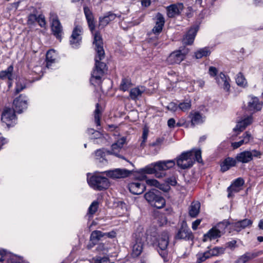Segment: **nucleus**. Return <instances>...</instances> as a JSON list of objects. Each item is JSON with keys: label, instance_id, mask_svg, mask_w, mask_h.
<instances>
[{"label": "nucleus", "instance_id": "60", "mask_svg": "<svg viewBox=\"0 0 263 263\" xmlns=\"http://www.w3.org/2000/svg\"><path fill=\"white\" fill-rule=\"evenodd\" d=\"M148 131L146 129H144L143 130L142 136V141L141 143V146H142L144 144L146 140H147V136H148Z\"/></svg>", "mask_w": 263, "mask_h": 263}, {"label": "nucleus", "instance_id": "17", "mask_svg": "<svg viewBox=\"0 0 263 263\" xmlns=\"http://www.w3.org/2000/svg\"><path fill=\"white\" fill-rule=\"evenodd\" d=\"M198 29L199 27L198 26H193L191 27L182 39L183 44L185 45L192 44Z\"/></svg>", "mask_w": 263, "mask_h": 263}, {"label": "nucleus", "instance_id": "46", "mask_svg": "<svg viewBox=\"0 0 263 263\" xmlns=\"http://www.w3.org/2000/svg\"><path fill=\"white\" fill-rule=\"evenodd\" d=\"M193 154V156L194 158V161L196 160L199 163L202 162L201 158V152L200 149H192L190 151Z\"/></svg>", "mask_w": 263, "mask_h": 263}, {"label": "nucleus", "instance_id": "63", "mask_svg": "<svg viewBox=\"0 0 263 263\" xmlns=\"http://www.w3.org/2000/svg\"><path fill=\"white\" fill-rule=\"evenodd\" d=\"M166 183L168 185L174 186L176 184L177 181L176 178L173 177L167 178L166 180Z\"/></svg>", "mask_w": 263, "mask_h": 263}, {"label": "nucleus", "instance_id": "51", "mask_svg": "<svg viewBox=\"0 0 263 263\" xmlns=\"http://www.w3.org/2000/svg\"><path fill=\"white\" fill-rule=\"evenodd\" d=\"M242 138L241 140L244 141V144H246L248 143L250 140L252 139V136L249 132H246L243 135Z\"/></svg>", "mask_w": 263, "mask_h": 263}, {"label": "nucleus", "instance_id": "57", "mask_svg": "<svg viewBox=\"0 0 263 263\" xmlns=\"http://www.w3.org/2000/svg\"><path fill=\"white\" fill-rule=\"evenodd\" d=\"M190 125V123L189 122H187L183 118L180 119L178 122L177 123V126H184L186 127H189Z\"/></svg>", "mask_w": 263, "mask_h": 263}, {"label": "nucleus", "instance_id": "61", "mask_svg": "<svg viewBox=\"0 0 263 263\" xmlns=\"http://www.w3.org/2000/svg\"><path fill=\"white\" fill-rule=\"evenodd\" d=\"M97 250L99 252H102L103 253H104V254H106L108 252V250L105 248L104 245V244H102V243L101 244H99L98 245V246L97 248Z\"/></svg>", "mask_w": 263, "mask_h": 263}, {"label": "nucleus", "instance_id": "53", "mask_svg": "<svg viewBox=\"0 0 263 263\" xmlns=\"http://www.w3.org/2000/svg\"><path fill=\"white\" fill-rule=\"evenodd\" d=\"M37 16L34 14H30L28 17L27 23L28 25H34L36 22Z\"/></svg>", "mask_w": 263, "mask_h": 263}, {"label": "nucleus", "instance_id": "43", "mask_svg": "<svg viewBox=\"0 0 263 263\" xmlns=\"http://www.w3.org/2000/svg\"><path fill=\"white\" fill-rule=\"evenodd\" d=\"M99 202L97 201H93L88 208V215L92 216L98 210Z\"/></svg>", "mask_w": 263, "mask_h": 263}, {"label": "nucleus", "instance_id": "2", "mask_svg": "<svg viewBox=\"0 0 263 263\" xmlns=\"http://www.w3.org/2000/svg\"><path fill=\"white\" fill-rule=\"evenodd\" d=\"M147 238L149 242L158 247V251L164 261L167 260L168 245L169 237L167 232H163L157 235L155 228H151L146 230Z\"/></svg>", "mask_w": 263, "mask_h": 263}, {"label": "nucleus", "instance_id": "27", "mask_svg": "<svg viewBox=\"0 0 263 263\" xmlns=\"http://www.w3.org/2000/svg\"><path fill=\"white\" fill-rule=\"evenodd\" d=\"M236 162L237 160L236 158L228 157L226 158L220 165L221 171L224 172L229 170L231 167L235 166Z\"/></svg>", "mask_w": 263, "mask_h": 263}, {"label": "nucleus", "instance_id": "37", "mask_svg": "<svg viewBox=\"0 0 263 263\" xmlns=\"http://www.w3.org/2000/svg\"><path fill=\"white\" fill-rule=\"evenodd\" d=\"M206 251L208 253L210 257H211L215 256H218L224 253L225 248L223 247H216Z\"/></svg>", "mask_w": 263, "mask_h": 263}, {"label": "nucleus", "instance_id": "58", "mask_svg": "<svg viewBox=\"0 0 263 263\" xmlns=\"http://www.w3.org/2000/svg\"><path fill=\"white\" fill-rule=\"evenodd\" d=\"M241 121L243 122L244 124L247 126L252 123L253 119L251 116H249L244 118Z\"/></svg>", "mask_w": 263, "mask_h": 263}, {"label": "nucleus", "instance_id": "10", "mask_svg": "<svg viewBox=\"0 0 263 263\" xmlns=\"http://www.w3.org/2000/svg\"><path fill=\"white\" fill-rule=\"evenodd\" d=\"M261 153L259 151L253 149L252 151H245L240 152L236 156L237 161L242 163H248L253 160L254 157H259Z\"/></svg>", "mask_w": 263, "mask_h": 263}, {"label": "nucleus", "instance_id": "32", "mask_svg": "<svg viewBox=\"0 0 263 263\" xmlns=\"http://www.w3.org/2000/svg\"><path fill=\"white\" fill-rule=\"evenodd\" d=\"M84 12L87 19L89 27L91 31L95 28L93 18L89 8L86 6L84 7Z\"/></svg>", "mask_w": 263, "mask_h": 263}, {"label": "nucleus", "instance_id": "23", "mask_svg": "<svg viewBox=\"0 0 263 263\" xmlns=\"http://www.w3.org/2000/svg\"><path fill=\"white\" fill-rule=\"evenodd\" d=\"M128 189L132 194L138 195L144 192L145 190V186L139 181H135L128 184Z\"/></svg>", "mask_w": 263, "mask_h": 263}, {"label": "nucleus", "instance_id": "25", "mask_svg": "<svg viewBox=\"0 0 263 263\" xmlns=\"http://www.w3.org/2000/svg\"><path fill=\"white\" fill-rule=\"evenodd\" d=\"M145 87L142 86H139L132 88L129 91V97L133 100L139 99L145 91Z\"/></svg>", "mask_w": 263, "mask_h": 263}, {"label": "nucleus", "instance_id": "49", "mask_svg": "<svg viewBox=\"0 0 263 263\" xmlns=\"http://www.w3.org/2000/svg\"><path fill=\"white\" fill-rule=\"evenodd\" d=\"M36 22L41 27H44L46 26V22L44 15L40 14L37 16Z\"/></svg>", "mask_w": 263, "mask_h": 263}, {"label": "nucleus", "instance_id": "50", "mask_svg": "<svg viewBox=\"0 0 263 263\" xmlns=\"http://www.w3.org/2000/svg\"><path fill=\"white\" fill-rule=\"evenodd\" d=\"M94 263H108V258L106 256L101 257L100 256H96L93 258Z\"/></svg>", "mask_w": 263, "mask_h": 263}, {"label": "nucleus", "instance_id": "59", "mask_svg": "<svg viewBox=\"0 0 263 263\" xmlns=\"http://www.w3.org/2000/svg\"><path fill=\"white\" fill-rule=\"evenodd\" d=\"M236 241L233 240L226 243V247L231 250L234 249L236 247Z\"/></svg>", "mask_w": 263, "mask_h": 263}, {"label": "nucleus", "instance_id": "56", "mask_svg": "<svg viewBox=\"0 0 263 263\" xmlns=\"http://www.w3.org/2000/svg\"><path fill=\"white\" fill-rule=\"evenodd\" d=\"M25 88V85L21 82L18 81L16 84L15 91L16 93H19Z\"/></svg>", "mask_w": 263, "mask_h": 263}, {"label": "nucleus", "instance_id": "24", "mask_svg": "<svg viewBox=\"0 0 263 263\" xmlns=\"http://www.w3.org/2000/svg\"><path fill=\"white\" fill-rule=\"evenodd\" d=\"M262 103L255 97H251L248 103V108L250 111H256L260 110L262 108Z\"/></svg>", "mask_w": 263, "mask_h": 263}, {"label": "nucleus", "instance_id": "26", "mask_svg": "<svg viewBox=\"0 0 263 263\" xmlns=\"http://www.w3.org/2000/svg\"><path fill=\"white\" fill-rule=\"evenodd\" d=\"M182 7L181 4H173L166 8L167 15L169 17H173L180 13V9Z\"/></svg>", "mask_w": 263, "mask_h": 263}, {"label": "nucleus", "instance_id": "21", "mask_svg": "<svg viewBox=\"0 0 263 263\" xmlns=\"http://www.w3.org/2000/svg\"><path fill=\"white\" fill-rule=\"evenodd\" d=\"M245 181L241 178H238L235 180L231 185L228 188L229 192L228 197H230L233 193H237L240 191Z\"/></svg>", "mask_w": 263, "mask_h": 263}, {"label": "nucleus", "instance_id": "5", "mask_svg": "<svg viewBox=\"0 0 263 263\" xmlns=\"http://www.w3.org/2000/svg\"><path fill=\"white\" fill-rule=\"evenodd\" d=\"M228 224L229 223L227 221L219 223L204 235L203 241H207L220 237L222 234L225 233V229Z\"/></svg>", "mask_w": 263, "mask_h": 263}, {"label": "nucleus", "instance_id": "40", "mask_svg": "<svg viewBox=\"0 0 263 263\" xmlns=\"http://www.w3.org/2000/svg\"><path fill=\"white\" fill-rule=\"evenodd\" d=\"M141 171L143 173L147 174H155L156 176L157 170L155 166V162L145 166L144 168H142Z\"/></svg>", "mask_w": 263, "mask_h": 263}, {"label": "nucleus", "instance_id": "15", "mask_svg": "<svg viewBox=\"0 0 263 263\" xmlns=\"http://www.w3.org/2000/svg\"><path fill=\"white\" fill-rule=\"evenodd\" d=\"M82 32V27L76 26L72 33L70 39V43L73 48H77L81 41V34Z\"/></svg>", "mask_w": 263, "mask_h": 263}, {"label": "nucleus", "instance_id": "12", "mask_svg": "<svg viewBox=\"0 0 263 263\" xmlns=\"http://www.w3.org/2000/svg\"><path fill=\"white\" fill-rule=\"evenodd\" d=\"M51 21V30L53 35L59 40H61L63 33L62 26L56 15L52 14L50 16Z\"/></svg>", "mask_w": 263, "mask_h": 263}, {"label": "nucleus", "instance_id": "28", "mask_svg": "<svg viewBox=\"0 0 263 263\" xmlns=\"http://www.w3.org/2000/svg\"><path fill=\"white\" fill-rule=\"evenodd\" d=\"M200 203L195 201L192 202L189 208V215L192 218L196 217L199 213Z\"/></svg>", "mask_w": 263, "mask_h": 263}, {"label": "nucleus", "instance_id": "7", "mask_svg": "<svg viewBox=\"0 0 263 263\" xmlns=\"http://www.w3.org/2000/svg\"><path fill=\"white\" fill-rule=\"evenodd\" d=\"M194 162V158L191 152L182 153L177 159V164L181 168L191 167Z\"/></svg>", "mask_w": 263, "mask_h": 263}, {"label": "nucleus", "instance_id": "48", "mask_svg": "<svg viewBox=\"0 0 263 263\" xmlns=\"http://www.w3.org/2000/svg\"><path fill=\"white\" fill-rule=\"evenodd\" d=\"M88 133L91 136L90 138L92 139H100L102 137V134L100 132L95 130L93 129H89Z\"/></svg>", "mask_w": 263, "mask_h": 263}, {"label": "nucleus", "instance_id": "47", "mask_svg": "<svg viewBox=\"0 0 263 263\" xmlns=\"http://www.w3.org/2000/svg\"><path fill=\"white\" fill-rule=\"evenodd\" d=\"M236 82L237 85L241 86H245L247 84V82L244 76L241 73L237 74L236 78Z\"/></svg>", "mask_w": 263, "mask_h": 263}, {"label": "nucleus", "instance_id": "13", "mask_svg": "<svg viewBox=\"0 0 263 263\" xmlns=\"http://www.w3.org/2000/svg\"><path fill=\"white\" fill-rule=\"evenodd\" d=\"M194 236L185 222H182L178 230L176 238L179 239L192 240Z\"/></svg>", "mask_w": 263, "mask_h": 263}, {"label": "nucleus", "instance_id": "55", "mask_svg": "<svg viewBox=\"0 0 263 263\" xmlns=\"http://www.w3.org/2000/svg\"><path fill=\"white\" fill-rule=\"evenodd\" d=\"M167 107L169 110L173 112H175L179 109L178 105L174 102L169 103Z\"/></svg>", "mask_w": 263, "mask_h": 263}, {"label": "nucleus", "instance_id": "33", "mask_svg": "<svg viewBox=\"0 0 263 263\" xmlns=\"http://www.w3.org/2000/svg\"><path fill=\"white\" fill-rule=\"evenodd\" d=\"M57 53L54 50H49L46 53V65L49 68L53 63L55 62Z\"/></svg>", "mask_w": 263, "mask_h": 263}, {"label": "nucleus", "instance_id": "11", "mask_svg": "<svg viewBox=\"0 0 263 263\" xmlns=\"http://www.w3.org/2000/svg\"><path fill=\"white\" fill-rule=\"evenodd\" d=\"M1 120L8 127L14 126L17 121L14 110L10 108H5L2 114Z\"/></svg>", "mask_w": 263, "mask_h": 263}, {"label": "nucleus", "instance_id": "30", "mask_svg": "<svg viewBox=\"0 0 263 263\" xmlns=\"http://www.w3.org/2000/svg\"><path fill=\"white\" fill-rule=\"evenodd\" d=\"M120 15L112 13H108L107 15L100 18V25L102 27L106 26L110 22L114 21L117 17H119Z\"/></svg>", "mask_w": 263, "mask_h": 263}, {"label": "nucleus", "instance_id": "31", "mask_svg": "<svg viewBox=\"0 0 263 263\" xmlns=\"http://www.w3.org/2000/svg\"><path fill=\"white\" fill-rule=\"evenodd\" d=\"M146 183L148 185L156 186L164 192H167L170 189L168 184H161L157 180L154 179H147Z\"/></svg>", "mask_w": 263, "mask_h": 263}, {"label": "nucleus", "instance_id": "1", "mask_svg": "<svg viewBox=\"0 0 263 263\" xmlns=\"http://www.w3.org/2000/svg\"><path fill=\"white\" fill-rule=\"evenodd\" d=\"M93 44L95 45L97 55L95 57V66L91 72L90 82L94 86H98L101 83L102 78L106 70L105 64L100 62L104 58V51L102 37L98 32L94 34Z\"/></svg>", "mask_w": 263, "mask_h": 263}, {"label": "nucleus", "instance_id": "54", "mask_svg": "<svg viewBox=\"0 0 263 263\" xmlns=\"http://www.w3.org/2000/svg\"><path fill=\"white\" fill-rule=\"evenodd\" d=\"M247 126L244 124L243 122L240 121L237 122L236 127L234 128V130H238L241 132L245 129Z\"/></svg>", "mask_w": 263, "mask_h": 263}, {"label": "nucleus", "instance_id": "14", "mask_svg": "<svg viewBox=\"0 0 263 263\" xmlns=\"http://www.w3.org/2000/svg\"><path fill=\"white\" fill-rule=\"evenodd\" d=\"M110 178L120 179L125 178L130 174V172L126 169L116 168L103 172Z\"/></svg>", "mask_w": 263, "mask_h": 263}, {"label": "nucleus", "instance_id": "34", "mask_svg": "<svg viewBox=\"0 0 263 263\" xmlns=\"http://www.w3.org/2000/svg\"><path fill=\"white\" fill-rule=\"evenodd\" d=\"M106 153L103 149H99L95 152V159L100 163L103 164L107 163V160L105 158Z\"/></svg>", "mask_w": 263, "mask_h": 263}, {"label": "nucleus", "instance_id": "64", "mask_svg": "<svg viewBox=\"0 0 263 263\" xmlns=\"http://www.w3.org/2000/svg\"><path fill=\"white\" fill-rule=\"evenodd\" d=\"M209 73L211 76L215 77L217 73V70L215 67L211 66L209 68Z\"/></svg>", "mask_w": 263, "mask_h": 263}, {"label": "nucleus", "instance_id": "39", "mask_svg": "<svg viewBox=\"0 0 263 263\" xmlns=\"http://www.w3.org/2000/svg\"><path fill=\"white\" fill-rule=\"evenodd\" d=\"M258 256L257 253H247L242 255L238 260V263H246L250 259L253 258Z\"/></svg>", "mask_w": 263, "mask_h": 263}, {"label": "nucleus", "instance_id": "19", "mask_svg": "<svg viewBox=\"0 0 263 263\" xmlns=\"http://www.w3.org/2000/svg\"><path fill=\"white\" fill-rule=\"evenodd\" d=\"M126 139L123 137L118 140V141L112 144L111 149L110 151H107L106 153L108 154L114 155L118 157H120L119 154L120 151L123 147L124 144L125 143Z\"/></svg>", "mask_w": 263, "mask_h": 263}, {"label": "nucleus", "instance_id": "29", "mask_svg": "<svg viewBox=\"0 0 263 263\" xmlns=\"http://www.w3.org/2000/svg\"><path fill=\"white\" fill-rule=\"evenodd\" d=\"M252 221L249 219H245L239 221H237L233 224L234 230L237 232L241 231L242 229H245L249 226H251Z\"/></svg>", "mask_w": 263, "mask_h": 263}, {"label": "nucleus", "instance_id": "44", "mask_svg": "<svg viewBox=\"0 0 263 263\" xmlns=\"http://www.w3.org/2000/svg\"><path fill=\"white\" fill-rule=\"evenodd\" d=\"M104 236V234L100 231H94L91 234L90 240L91 241H97Z\"/></svg>", "mask_w": 263, "mask_h": 263}, {"label": "nucleus", "instance_id": "35", "mask_svg": "<svg viewBox=\"0 0 263 263\" xmlns=\"http://www.w3.org/2000/svg\"><path fill=\"white\" fill-rule=\"evenodd\" d=\"M191 106L192 100L190 98L185 99L178 104L179 109L184 112L189 110L191 108Z\"/></svg>", "mask_w": 263, "mask_h": 263}, {"label": "nucleus", "instance_id": "4", "mask_svg": "<svg viewBox=\"0 0 263 263\" xmlns=\"http://www.w3.org/2000/svg\"><path fill=\"white\" fill-rule=\"evenodd\" d=\"M144 198L152 206L157 209H161L165 204L164 198L157 190H151L146 192L144 195Z\"/></svg>", "mask_w": 263, "mask_h": 263}, {"label": "nucleus", "instance_id": "6", "mask_svg": "<svg viewBox=\"0 0 263 263\" xmlns=\"http://www.w3.org/2000/svg\"><path fill=\"white\" fill-rule=\"evenodd\" d=\"M89 185L95 190H102L109 186V181L106 177L94 175L87 179Z\"/></svg>", "mask_w": 263, "mask_h": 263}, {"label": "nucleus", "instance_id": "22", "mask_svg": "<svg viewBox=\"0 0 263 263\" xmlns=\"http://www.w3.org/2000/svg\"><path fill=\"white\" fill-rule=\"evenodd\" d=\"M165 23V20L162 14L158 13L155 16V26L152 29L155 34H159L162 30Z\"/></svg>", "mask_w": 263, "mask_h": 263}, {"label": "nucleus", "instance_id": "16", "mask_svg": "<svg viewBox=\"0 0 263 263\" xmlns=\"http://www.w3.org/2000/svg\"><path fill=\"white\" fill-rule=\"evenodd\" d=\"M216 81L218 86L225 91L229 92L230 88V79L222 72H220L216 77Z\"/></svg>", "mask_w": 263, "mask_h": 263}, {"label": "nucleus", "instance_id": "62", "mask_svg": "<svg viewBox=\"0 0 263 263\" xmlns=\"http://www.w3.org/2000/svg\"><path fill=\"white\" fill-rule=\"evenodd\" d=\"M243 144H245L244 141L240 140L238 142H235L232 143L231 145L234 149H236V148L239 147L240 146H241V145H242Z\"/></svg>", "mask_w": 263, "mask_h": 263}, {"label": "nucleus", "instance_id": "8", "mask_svg": "<svg viewBox=\"0 0 263 263\" xmlns=\"http://www.w3.org/2000/svg\"><path fill=\"white\" fill-rule=\"evenodd\" d=\"M189 51L188 49L174 51L168 56L166 62L169 65L179 64L185 59Z\"/></svg>", "mask_w": 263, "mask_h": 263}, {"label": "nucleus", "instance_id": "20", "mask_svg": "<svg viewBox=\"0 0 263 263\" xmlns=\"http://www.w3.org/2000/svg\"><path fill=\"white\" fill-rule=\"evenodd\" d=\"M191 119L190 125L194 127L196 125L200 124L204 122L205 117L198 111H191L189 116Z\"/></svg>", "mask_w": 263, "mask_h": 263}, {"label": "nucleus", "instance_id": "38", "mask_svg": "<svg viewBox=\"0 0 263 263\" xmlns=\"http://www.w3.org/2000/svg\"><path fill=\"white\" fill-rule=\"evenodd\" d=\"M13 67L12 65L9 66L5 70L2 71L0 73V77L1 79H4L8 78L9 80L12 79V72Z\"/></svg>", "mask_w": 263, "mask_h": 263}, {"label": "nucleus", "instance_id": "9", "mask_svg": "<svg viewBox=\"0 0 263 263\" xmlns=\"http://www.w3.org/2000/svg\"><path fill=\"white\" fill-rule=\"evenodd\" d=\"M175 164L174 160L159 161L155 162V166L156 168V177L162 178L165 176V171L173 167Z\"/></svg>", "mask_w": 263, "mask_h": 263}, {"label": "nucleus", "instance_id": "41", "mask_svg": "<svg viewBox=\"0 0 263 263\" xmlns=\"http://www.w3.org/2000/svg\"><path fill=\"white\" fill-rule=\"evenodd\" d=\"M132 84L129 79L124 78L122 80L120 85V88L121 90L125 91L132 86Z\"/></svg>", "mask_w": 263, "mask_h": 263}, {"label": "nucleus", "instance_id": "42", "mask_svg": "<svg viewBox=\"0 0 263 263\" xmlns=\"http://www.w3.org/2000/svg\"><path fill=\"white\" fill-rule=\"evenodd\" d=\"M196 263H201L204 261H205L207 259L210 258V256L207 252L205 251L204 252H199L196 255Z\"/></svg>", "mask_w": 263, "mask_h": 263}, {"label": "nucleus", "instance_id": "3", "mask_svg": "<svg viewBox=\"0 0 263 263\" xmlns=\"http://www.w3.org/2000/svg\"><path fill=\"white\" fill-rule=\"evenodd\" d=\"M135 243L133 247L132 255L134 257L139 256L143 250L144 243L147 241L149 243L148 238H147L146 231L145 232L142 226H139L134 233Z\"/></svg>", "mask_w": 263, "mask_h": 263}, {"label": "nucleus", "instance_id": "52", "mask_svg": "<svg viewBox=\"0 0 263 263\" xmlns=\"http://www.w3.org/2000/svg\"><path fill=\"white\" fill-rule=\"evenodd\" d=\"M8 263H25L23 259L17 256H12L8 261Z\"/></svg>", "mask_w": 263, "mask_h": 263}, {"label": "nucleus", "instance_id": "45", "mask_svg": "<svg viewBox=\"0 0 263 263\" xmlns=\"http://www.w3.org/2000/svg\"><path fill=\"white\" fill-rule=\"evenodd\" d=\"M100 117H101V111L100 109L99 104L97 103L96 104V109L95 110V122L97 126L100 125Z\"/></svg>", "mask_w": 263, "mask_h": 263}, {"label": "nucleus", "instance_id": "18", "mask_svg": "<svg viewBox=\"0 0 263 263\" xmlns=\"http://www.w3.org/2000/svg\"><path fill=\"white\" fill-rule=\"evenodd\" d=\"M15 111L21 114L27 108V100L25 96L21 95L13 101Z\"/></svg>", "mask_w": 263, "mask_h": 263}, {"label": "nucleus", "instance_id": "36", "mask_svg": "<svg viewBox=\"0 0 263 263\" xmlns=\"http://www.w3.org/2000/svg\"><path fill=\"white\" fill-rule=\"evenodd\" d=\"M211 53V51L208 47L200 48L195 52V57L196 59H199L203 57H207Z\"/></svg>", "mask_w": 263, "mask_h": 263}]
</instances>
